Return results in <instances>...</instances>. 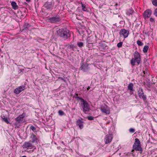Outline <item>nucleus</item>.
I'll return each instance as SVG.
<instances>
[{
  "label": "nucleus",
  "mask_w": 157,
  "mask_h": 157,
  "mask_svg": "<svg viewBox=\"0 0 157 157\" xmlns=\"http://www.w3.org/2000/svg\"><path fill=\"white\" fill-rule=\"evenodd\" d=\"M58 113L60 115H63L64 114V113L62 110H59Z\"/></svg>",
  "instance_id": "nucleus-33"
},
{
  "label": "nucleus",
  "mask_w": 157,
  "mask_h": 157,
  "mask_svg": "<svg viewBox=\"0 0 157 157\" xmlns=\"http://www.w3.org/2000/svg\"><path fill=\"white\" fill-rule=\"evenodd\" d=\"M21 157H26V156H23Z\"/></svg>",
  "instance_id": "nucleus-43"
},
{
  "label": "nucleus",
  "mask_w": 157,
  "mask_h": 157,
  "mask_svg": "<svg viewBox=\"0 0 157 157\" xmlns=\"http://www.w3.org/2000/svg\"><path fill=\"white\" fill-rule=\"evenodd\" d=\"M81 119H78L76 121V125L78 126L80 129L82 128L83 127L84 122Z\"/></svg>",
  "instance_id": "nucleus-19"
},
{
  "label": "nucleus",
  "mask_w": 157,
  "mask_h": 157,
  "mask_svg": "<svg viewBox=\"0 0 157 157\" xmlns=\"http://www.w3.org/2000/svg\"><path fill=\"white\" fill-rule=\"evenodd\" d=\"M97 38L96 36H90L87 38V43L88 44H92L96 42Z\"/></svg>",
  "instance_id": "nucleus-8"
},
{
  "label": "nucleus",
  "mask_w": 157,
  "mask_h": 157,
  "mask_svg": "<svg viewBox=\"0 0 157 157\" xmlns=\"http://www.w3.org/2000/svg\"><path fill=\"white\" fill-rule=\"evenodd\" d=\"M134 151V150H132V152H133V151Z\"/></svg>",
  "instance_id": "nucleus-42"
},
{
  "label": "nucleus",
  "mask_w": 157,
  "mask_h": 157,
  "mask_svg": "<svg viewBox=\"0 0 157 157\" xmlns=\"http://www.w3.org/2000/svg\"><path fill=\"white\" fill-rule=\"evenodd\" d=\"M101 110L102 112L106 114H109L110 113V110L106 105L102 106L101 108Z\"/></svg>",
  "instance_id": "nucleus-17"
},
{
  "label": "nucleus",
  "mask_w": 157,
  "mask_h": 157,
  "mask_svg": "<svg viewBox=\"0 0 157 157\" xmlns=\"http://www.w3.org/2000/svg\"><path fill=\"white\" fill-rule=\"evenodd\" d=\"M11 5L12 6V8L14 10H17L18 8V6L17 5V3L15 2H12Z\"/></svg>",
  "instance_id": "nucleus-22"
},
{
  "label": "nucleus",
  "mask_w": 157,
  "mask_h": 157,
  "mask_svg": "<svg viewBox=\"0 0 157 157\" xmlns=\"http://www.w3.org/2000/svg\"><path fill=\"white\" fill-rule=\"evenodd\" d=\"M129 131L130 132L133 133L135 132V130L134 128H131L129 129Z\"/></svg>",
  "instance_id": "nucleus-32"
},
{
  "label": "nucleus",
  "mask_w": 157,
  "mask_h": 157,
  "mask_svg": "<svg viewBox=\"0 0 157 157\" xmlns=\"http://www.w3.org/2000/svg\"><path fill=\"white\" fill-rule=\"evenodd\" d=\"M73 47H74V45H70L69 46V47H70V48L71 49L73 48Z\"/></svg>",
  "instance_id": "nucleus-39"
},
{
  "label": "nucleus",
  "mask_w": 157,
  "mask_h": 157,
  "mask_svg": "<svg viewBox=\"0 0 157 157\" xmlns=\"http://www.w3.org/2000/svg\"><path fill=\"white\" fill-rule=\"evenodd\" d=\"M154 14L156 17H157V8H156L155 10Z\"/></svg>",
  "instance_id": "nucleus-36"
},
{
  "label": "nucleus",
  "mask_w": 157,
  "mask_h": 157,
  "mask_svg": "<svg viewBox=\"0 0 157 157\" xmlns=\"http://www.w3.org/2000/svg\"><path fill=\"white\" fill-rule=\"evenodd\" d=\"M146 86L147 87L149 88L151 87V85L150 83H148L146 84Z\"/></svg>",
  "instance_id": "nucleus-37"
},
{
  "label": "nucleus",
  "mask_w": 157,
  "mask_h": 157,
  "mask_svg": "<svg viewBox=\"0 0 157 157\" xmlns=\"http://www.w3.org/2000/svg\"><path fill=\"white\" fill-rule=\"evenodd\" d=\"M137 43L139 46H140L143 45V43L142 42H141L139 40H137Z\"/></svg>",
  "instance_id": "nucleus-30"
},
{
  "label": "nucleus",
  "mask_w": 157,
  "mask_h": 157,
  "mask_svg": "<svg viewBox=\"0 0 157 157\" xmlns=\"http://www.w3.org/2000/svg\"><path fill=\"white\" fill-rule=\"evenodd\" d=\"M76 97L75 98L77 100L81 102V106L82 108L83 111L85 113L89 111L90 109V105L84 99L78 96V94H76Z\"/></svg>",
  "instance_id": "nucleus-1"
},
{
  "label": "nucleus",
  "mask_w": 157,
  "mask_h": 157,
  "mask_svg": "<svg viewBox=\"0 0 157 157\" xmlns=\"http://www.w3.org/2000/svg\"><path fill=\"white\" fill-rule=\"evenodd\" d=\"M133 13V11L131 9H129L126 12V14L127 15L130 16L132 15Z\"/></svg>",
  "instance_id": "nucleus-24"
},
{
  "label": "nucleus",
  "mask_w": 157,
  "mask_h": 157,
  "mask_svg": "<svg viewBox=\"0 0 157 157\" xmlns=\"http://www.w3.org/2000/svg\"><path fill=\"white\" fill-rule=\"evenodd\" d=\"M57 32L59 36L64 40H66L71 36L70 31L66 28L59 29Z\"/></svg>",
  "instance_id": "nucleus-2"
},
{
  "label": "nucleus",
  "mask_w": 157,
  "mask_h": 157,
  "mask_svg": "<svg viewBox=\"0 0 157 157\" xmlns=\"http://www.w3.org/2000/svg\"><path fill=\"white\" fill-rule=\"evenodd\" d=\"M30 138L31 140L29 141H30L31 143H34L35 144H36L38 143V142L39 140L38 136H36L34 134L32 133Z\"/></svg>",
  "instance_id": "nucleus-7"
},
{
  "label": "nucleus",
  "mask_w": 157,
  "mask_h": 157,
  "mask_svg": "<svg viewBox=\"0 0 157 157\" xmlns=\"http://www.w3.org/2000/svg\"><path fill=\"white\" fill-rule=\"evenodd\" d=\"M31 0H26V1L27 2H30Z\"/></svg>",
  "instance_id": "nucleus-41"
},
{
  "label": "nucleus",
  "mask_w": 157,
  "mask_h": 157,
  "mask_svg": "<svg viewBox=\"0 0 157 157\" xmlns=\"http://www.w3.org/2000/svg\"><path fill=\"white\" fill-rule=\"evenodd\" d=\"M108 48V46L104 42L99 43V48L100 50L102 51H105Z\"/></svg>",
  "instance_id": "nucleus-14"
},
{
  "label": "nucleus",
  "mask_w": 157,
  "mask_h": 157,
  "mask_svg": "<svg viewBox=\"0 0 157 157\" xmlns=\"http://www.w3.org/2000/svg\"><path fill=\"white\" fill-rule=\"evenodd\" d=\"M25 89V86H19L17 88L15 89L14 90V93L18 94Z\"/></svg>",
  "instance_id": "nucleus-16"
},
{
  "label": "nucleus",
  "mask_w": 157,
  "mask_h": 157,
  "mask_svg": "<svg viewBox=\"0 0 157 157\" xmlns=\"http://www.w3.org/2000/svg\"><path fill=\"white\" fill-rule=\"evenodd\" d=\"M31 26L28 23H25L23 27V30H30Z\"/></svg>",
  "instance_id": "nucleus-20"
},
{
  "label": "nucleus",
  "mask_w": 157,
  "mask_h": 157,
  "mask_svg": "<svg viewBox=\"0 0 157 157\" xmlns=\"http://www.w3.org/2000/svg\"><path fill=\"white\" fill-rule=\"evenodd\" d=\"M44 7L49 11L52 10L53 7V5L51 2H47L44 4Z\"/></svg>",
  "instance_id": "nucleus-13"
},
{
  "label": "nucleus",
  "mask_w": 157,
  "mask_h": 157,
  "mask_svg": "<svg viewBox=\"0 0 157 157\" xmlns=\"http://www.w3.org/2000/svg\"><path fill=\"white\" fill-rule=\"evenodd\" d=\"M135 140V142L133 146V148L136 151H140L141 153L143 151V149L141 147L140 141L137 138H136Z\"/></svg>",
  "instance_id": "nucleus-5"
},
{
  "label": "nucleus",
  "mask_w": 157,
  "mask_h": 157,
  "mask_svg": "<svg viewBox=\"0 0 157 157\" xmlns=\"http://www.w3.org/2000/svg\"><path fill=\"white\" fill-rule=\"evenodd\" d=\"M1 117L3 121L5 122L7 124L10 123V119L8 120V118L6 117L4 115H2Z\"/></svg>",
  "instance_id": "nucleus-21"
},
{
  "label": "nucleus",
  "mask_w": 157,
  "mask_h": 157,
  "mask_svg": "<svg viewBox=\"0 0 157 157\" xmlns=\"http://www.w3.org/2000/svg\"><path fill=\"white\" fill-rule=\"evenodd\" d=\"M152 13V11L150 9L145 10L144 13V16L145 19L148 18L150 17Z\"/></svg>",
  "instance_id": "nucleus-18"
},
{
  "label": "nucleus",
  "mask_w": 157,
  "mask_h": 157,
  "mask_svg": "<svg viewBox=\"0 0 157 157\" xmlns=\"http://www.w3.org/2000/svg\"><path fill=\"white\" fill-rule=\"evenodd\" d=\"M146 71H145V69L144 71H143V74H142V75L144 76L147 73V69H146Z\"/></svg>",
  "instance_id": "nucleus-34"
},
{
  "label": "nucleus",
  "mask_w": 157,
  "mask_h": 157,
  "mask_svg": "<svg viewBox=\"0 0 157 157\" xmlns=\"http://www.w3.org/2000/svg\"><path fill=\"white\" fill-rule=\"evenodd\" d=\"M61 143L63 144H64V143H63V141H62Z\"/></svg>",
  "instance_id": "nucleus-44"
},
{
  "label": "nucleus",
  "mask_w": 157,
  "mask_h": 157,
  "mask_svg": "<svg viewBox=\"0 0 157 157\" xmlns=\"http://www.w3.org/2000/svg\"><path fill=\"white\" fill-rule=\"evenodd\" d=\"M22 146L23 148L24 149L32 150L27 151V152H30L31 151L33 152L34 149H36V147L33 145L32 143L29 141L25 142L23 144Z\"/></svg>",
  "instance_id": "nucleus-4"
},
{
  "label": "nucleus",
  "mask_w": 157,
  "mask_h": 157,
  "mask_svg": "<svg viewBox=\"0 0 157 157\" xmlns=\"http://www.w3.org/2000/svg\"><path fill=\"white\" fill-rule=\"evenodd\" d=\"M123 42H121L117 44V46L118 48H121L122 46Z\"/></svg>",
  "instance_id": "nucleus-31"
},
{
  "label": "nucleus",
  "mask_w": 157,
  "mask_h": 157,
  "mask_svg": "<svg viewBox=\"0 0 157 157\" xmlns=\"http://www.w3.org/2000/svg\"><path fill=\"white\" fill-rule=\"evenodd\" d=\"M149 48V47L148 46L145 45L144 46L143 49V52H144L146 53L147 52V50Z\"/></svg>",
  "instance_id": "nucleus-25"
},
{
  "label": "nucleus",
  "mask_w": 157,
  "mask_h": 157,
  "mask_svg": "<svg viewBox=\"0 0 157 157\" xmlns=\"http://www.w3.org/2000/svg\"><path fill=\"white\" fill-rule=\"evenodd\" d=\"M77 44L78 46L80 48H81L83 46V44L82 42H78Z\"/></svg>",
  "instance_id": "nucleus-27"
},
{
  "label": "nucleus",
  "mask_w": 157,
  "mask_h": 157,
  "mask_svg": "<svg viewBox=\"0 0 157 157\" xmlns=\"http://www.w3.org/2000/svg\"><path fill=\"white\" fill-rule=\"evenodd\" d=\"M90 89V86H88V87L87 88V91H88V90H89V89Z\"/></svg>",
  "instance_id": "nucleus-40"
},
{
  "label": "nucleus",
  "mask_w": 157,
  "mask_h": 157,
  "mask_svg": "<svg viewBox=\"0 0 157 157\" xmlns=\"http://www.w3.org/2000/svg\"><path fill=\"white\" fill-rule=\"evenodd\" d=\"M30 129L32 130L34 132H35L36 131V129L34 126H31L30 128Z\"/></svg>",
  "instance_id": "nucleus-28"
},
{
  "label": "nucleus",
  "mask_w": 157,
  "mask_h": 157,
  "mask_svg": "<svg viewBox=\"0 0 157 157\" xmlns=\"http://www.w3.org/2000/svg\"><path fill=\"white\" fill-rule=\"evenodd\" d=\"M150 21L151 22H154L155 21L154 19V18H153L151 17L150 19Z\"/></svg>",
  "instance_id": "nucleus-38"
},
{
  "label": "nucleus",
  "mask_w": 157,
  "mask_h": 157,
  "mask_svg": "<svg viewBox=\"0 0 157 157\" xmlns=\"http://www.w3.org/2000/svg\"><path fill=\"white\" fill-rule=\"evenodd\" d=\"M152 3L154 6H157V0H153Z\"/></svg>",
  "instance_id": "nucleus-29"
},
{
  "label": "nucleus",
  "mask_w": 157,
  "mask_h": 157,
  "mask_svg": "<svg viewBox=\"0 0 157 157\" xmlns=\"http://www.w3.org/2000/svg\"><path fill=\"white\" fill-rule=\"evenodd\" d=\"M81 6H82V10L83 11H86L87 10V9L86 7V6L85 5L83 4L82 3H81Z\"/></svg>",
  "instance_id": "nucleus-26"
},
{
  "label": "nucleus",
  "mask_w": 157,
  "mask_h": 157,
  "mask_svg": "<svg viewBox=\"0 0 157 157\" xmlns=\"http://www.w3.org/2000/svg\"><path fill=\"white\" fill-rule=\"evenodd\" d=\"M129 34V31L124 29H121L119 33L120 35L122 36L124 38H127Z\"/></svg>",
  "instance_id": "nucleus-12"
},
{
  "label": "nucleus",
  "mask_w": 157,
  "mask_h": 157,
  "mask_svg": "<svg viewBox=\"0 0 157 157\" xmlns=\"http://www.w3.org/2000/svg\"><path fill=\"white\" fill-rule=\"evenodd\" d=\"M60 20V18L59 16H56L50 17L48 19V21L51 23H56L59 21Z\"/></svg>",
  "instance_id": "nucleus-11"
},
{
  "label": "nucleus",
  "mask_w": 157,
  "mask_h": 157,
  "mask_svg": "<svg viewBox=\"0 0 157 157\" xmlns=\"http://www.w3.org/2000/svg\"><path fill=\"white\" fill-rule=\"evenodd\" d=\"M80 69L84 72L87 71L88 70V65L87 63H84L83 61H82L80 63Z\"/></svg>",
  "instance_id": "nucleus-9"
},
{
  "label": "nucleus",
  "mask_w": 157,
  "mask_h": 157,
  "mask_svg": "<svg viewBox=\"0 0 157 157\" xmlns=\"http://www.w3.org/2000/svg\"><path fill=\"white\" fill-rule=\"evenodd\" d=\"M113 138L112 134H107L105 138V144H109L111 142Z\"/></svg>",
  "instance_id": "nucleus-15"
},
{
  "label": "nucleus",
  "mask_w": 157,
  "mask_h": 157,
  "mask_svg": "<svg viewBox=\"0 0 157 157\" xmlns=\"http://www.w3.org/2000/svg\"><path fill=\"white\" fill-rule=\"evenodd\" d=\"M139 97L140 99H142L144 101H145L147 99L146 96L144 94L143 90L141 88H140L138 91Z\"/></svg>",
  "instance_id": "nucleus-10"
},
{
  "label": "nucleus",
  "mask_w": 157,
  "mask_h": 157,
  "mask_svg": "<svg viewBox=\"0 0 157 157\" xmlns=\"http://www.w3.org/2000/svg\"><path fill=\"white\" fill-rule=\"evenodd\" d=\"M87 118L88 119L90 120H92L94 119V117L91 116H89Z\"/></svg>",
  "instance_id": "nucleus-35"
},
{
  "label": "nucleus",
  "mask_w": 157,
  "mask_h": 157,
  "mask_svg": "<svg viewBox=\"0 0 157 157\" xmlns=\"http://www.w3.org/2000/svg\"><path fill=\"white\" fill-rule=\"evenodd\" d=\"M134 58H132L130 61L131 64L134 66L135 65V63L136 62L137 65H139L140 63L141 56L140 54L137 51H136L134 54Z\"/></svg>",
  "instance_id": "nucleus-3"
},
{
  "label": "nucleus",
  "mask_w": 157,
  "mask_h": 157,
  "mask_svg": "<svg viewBox=\"0 0 157 157\" xmlns=\"http://www.w3.org/2000/svg\"><path fill=\"white\" fill-rule=\"evenodd\" d=\"M134 85L132 83H130L129 84L128 86V89L130 91H133Z\"/></svg>",
  "instance_id": "nucleus-23"
},
{
  "label": "nucleus",
  "mask_w": 157,
  "mask_h": 157,
  "mask_svg": "<svg viewBox=\"0 0 157 157\" xmlns=\"http://www.w3.org/2000/svg\"><path fill=\"white\" fill-rule=\"evenodd\" d=\"M25 115V113H23L22 114L19 115L17 117L15 118V120L18 123H24L26 121L24 118Z\"/></svg>",
  "instance_id": "nucleus-6"
}]
</instances>
